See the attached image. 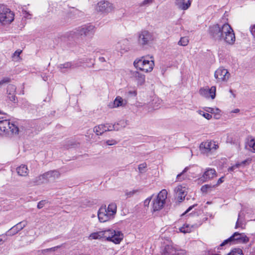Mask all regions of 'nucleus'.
<instances>
[{
	"mask_svg": "<svg viewBox=\"0 0 255 255\" xmlns=\"http://www.w3.org/2000/svg\"><path fill=\"white\" fill-rule=\"evenodd\" d=\"M132 77L137 83L138 85H142L145 81V76L144 74L139 73L138 71H133L132 72Z\"/></svg>",
	"mask_w": 255,
	"mask_h": 255,
	"instance_id": "18",
	"label": "nucleus"
},
{
	"mask_svg": "<svg viewBox=\"0 0 255 255\" xmlns=\"http://www.w3.org/2000/svg\"><path fill=\"white\" fill-rule=\"evenodd\" d=\"M47 179L45 173L43 174L40 175L39 176L35 177L33 181V182L36 185L42 184L45 182H47Z\"/></svg>",
	"mask_w": 255,
	"mask_h": 255,
	"instance_id": "27",
	"label": "nucleus"
},
{
	"mask_svg": "<svg viewBox=\"0 0 255 255\" xmlns=\"http://www.w3.org/2000/svg\"><path fill=\"white\" fill-rule=\"evenodd\" d=\"M103 146L115 145L118 143V141L113 138L106 139L101 142Z\"/></svg>",
	"mask_w": 255,
	"mask_h": 255,
	"instance_id": "29",
	"label": "nucleus"
},
{
	"mask_svg": "<svg viewBox=\"0 0 255 255\" xmlns=\"http://www.w3.org/2000/svg\"><path fill=\"white\" fill-rule=\"evenodd\" d=\"M223 177H221V178L219 179V180H218L217 184H216V185H219V184H220V183H222L223 182Z\"/></svg>",
	"mask_w": 255,
	"mask_h": 255,
	"instance_id": "56",
	"label": "nucleus"
},
{
	"mask_svg": "<svg viewBox=\"0 0 255 255\" xmlns=\"http://www.w3.org/2000/svg\"><path fill=\"white\" fill-rule=\"evenodd\" d=\"M21 52H22L21 50H17L15 51V52L13 53V56H17L18 57Z\"/></svg>",
	"mask_w": 255,
	"mask_h": 255,
	"instance_id": "51",
	"label": "nucleus"
},
{
	"mask_svg": "<svg viewBox=\"0 0 255 255\" xmlns=\"http://www.w3.org/2000/svg\"><path fill=\"white\" fill-rule=\"evenodd\" d=\"M102 231L91 233L89 236V240H98L103 239Z\"/></svg>",
	"mask_w": 255,
	"mask_h": 255,
	"instance_id": "31",
	"label": "nucleus"
},
{
	"mask_svg": "<svg viewBox=\"0 0 255 255\" xmlns=\"http://www.w3.org/2000/svg\"><path fill=\"white\" fill-rule=\"evenodd\" d=\"M160 102H161V101L160 100L158 99H153V100L152 104H153L154 102H155V103H158V105H157L156 106H153V109H156L158 108V107L159 106V105L160 104Z\"/></svg>",
	"mask_w": 255,
	"mask_h": 255,
	"instance_id": "47",
	"label": "nucleus"
},
{
	"mask_svg": "<svg viewBox=\"0 0 255 255\" xmlns=\"http://www.w3.org/2000/svg\"><path fill=\"white\" fill-rule=\"evenodd\" d=\"M16 172L18 175L26 176L28 174V169L26 165L22 164L16 168Z\"/></svg>",
	"mask_w": 255,
	"mask_h": 255,
	"instance_id": "25",
	"label": "nucleus"
},
{
	"mask_svg": "<svg viewBox=\"0 0 255 255\" xmlns=\"http://www.w3.org/2000/svg\"><path fill=\"white\" fill-rule=\"evenodd\" d=\"M147 165L145 163H143L138 165V170L140 173H143L145 172V169L146 168Z\"/></svg>",
	"mask_w": 255,
	"mask_h": 255,
	"instance_id": "41",
	"label": "nucleus"
},
{
	"mask_svg": "<svg viewBox=\"0 0 255 255\" xmlns=\"http://www.w3.org/2000/svg\"><path fill=\"white\" fill-rule=\"evenodd\" d=\"M240 167V164H238V163H236V164L233 165L232 166L230 167L229 168V171H233L234 170H235L236 168H238Z\"/></svg>",
	"mask_w": 255,
	"mask_h": 255,
	"instance_id": "46",
	"label": "nucleus"
},
{
	"mask_svg": "<svg viewBox=\"0 0 255 255\" xmlns=\"http://www.w3.org/2000/svg\"><path fill=\"white\" fill-rule=\"evenodd\" d=\"M127 103V100L123 99L120 96H118L116 98L114 102L110 104L109 106L111 108H119L125 106Z\"/></svg>",
	"mask_w": 255,
	"mask_h": 255,
	"instance_id": "17",
	"label": "nucleus"
},
{
	"mask_svg": "<svg viewBox=\"0 0 255 255\" xmlns=\"http://www.w3.org/2000/svg\"><path fill=\"white\" fill-rule=\"evenodd\" d=\"M117 205L115 203H112L110 204L107 208V211L112 215H113L114 217L117 213Z\"/></svg>",
	"mask_w": 255,
	"mask_h": 255,
	"instance_id": "28",
	"label": "nucleus"
},
{
	"mask_svg": "<svg viewBox=\"0 0 255 255\" xmlns=\"http://www.w3.org/2000/svg\"><path fill=\"white\" fill-rule=\"evenodd\" d=\"M95 32V26L93 25H85L76 29L75 33L82 37L92 36Z\"/></svg>",
	"mask_w": 255,
	"mask_h": 255,
	"instance_id": "9",
	"label": "nucleus"
},
{
	"mask_svg": "<svg viewBox=\"0 0 255 255\" xmlns=\"http://www.w3.org/2000/svg\"><path fill=\"white\" fill-rule=\"evenodd\" d=\"M58 248V247H53V248L45 249V250H43V252H48V251H55L56 249H57Z\"/></svg>",
	"mask_w": 255,
	"mask_h": 255,
	"instance_id": "50",
	"label": "nucleus"
},
{
	"mask_svg": "<svg viewBox=\"0 0 255 255\" xmlns=\"http://www.w3.org/2000/svg\"><path fill=\"white\" fill-rule=\"evenodd\" d=\"M133 65L135 68L145 73L150 72L154 66V59L152 57L143 56L136 59Z\"/></svg>",
	"mask_w": 255,
	"mask_h": 255,
	"instance_id": "2",
	"label": "nucleus"
},
{
	"mask_svg": "<svg viewBox=\"0 0 255 255\" xmlns=\"http://www.w3.org/2000/svg\"><path fill=\"white\" fill-rule=\"evenodd\" d=\"M216 176V172L214 169L209 168L204 172L201 180L206 181L207 180L213 178Z\"/></svg>",
	"mask_w": 255,
	"mask_h": 255,
	"instance_id": "19",
	"label": "nucleus"
},
{
	"mask_svg": "<svg viewBox=\"0 0 255 255\" xmlns=\"http://www.w3.org/2000/svg\"><path fill=\"white\" fill-rule=\"evenodd\" d=\"M113 234H111L108 241L113 242L116 244H120V243L123 239V234L120 231H116L113 230Z\"/></svg>",
	"mask_w": 255,
	"mask_h": 255,
	"instance_id": "16",
	"label": "nucleus"
},
{
	"mask_svg": "<svg viewBox=\"0 0 255 255\" xmlns=\"http://www.w3.org/2000/svg\"><path fill=\"white\" fill-rule=\"evenodd\" d=\"M98 217L99 220L101 223H105L113 219L115 217L107 211L106 206H102L98 211Z\"/></svg>",
	"mask_w": 255,
	"mask_h": 255,
	"instance_id": "10",
	"label": "nucleus"
},
{
	"mask_svg": "<svg viewBox=\"0 0 255 255\" xmlns=\"http://www.w3.org/2000/svg\"><path fill=\"white\" fill-rule=\"evenodd\" d=\"M4 237V235H0V245H1L4 243V240H3Z\"/></svg>",
	"mask_w": 255,
	"mask_h": 255,
	"instance_id": "54",
	"label": "nucleus"
},
{
	"mask_svg": "<svg viewBox=\"0 0 255 255\" xmlns=\"http://www.w3.org/2000/svg\"><path fill=\"white\" fill-rule=\"evenodd\" d=\"M16 90V88L13 85H9L8 86L7 92L9 91V93L8 94V98L12 102L15 103L16 100L15 95L14 94Z\"/></svg>",
	"mask_w": 255,
	"mask_h": 255,
	"instance_id": "24",
	"label": "nucleus"
},
{
	"mask_svg": "<svg viewBox=\"0 0 255 255\" xmlns=\"http://www.w3.org/2000/svg\"><path fill=\"white\" fill-rule=\"evenodd\" d=\"M81 62H77L75 63L72 64L71 62H66L64 64H60L58 65V68L60 69H71V68H75L81 66Z\"/></svg>",
	"mask_w": 255,
	"mask_h": 255,
	"instance_id": "21",
	"label": "nucleus"
},
{
	"mask_svg": "<svg viewBox=\"0 0 255 255\" xmlns=\"http://www.w3.org/2000/svg\"><path fill=\"white\" fill-rule=\"evenodd\" d=\"M215 185H204L201 187V191L203 192H207L209 191H211L214 187Z\"/></svg>",
	"mask_w": 255,
	"mask_h": 255,
	"instance_id": "37",
	"label": "nucleus"
},
{
	"mask_svg": "<svg viewBox=\"0 0 255 255\" xmlns=\"http://www.w3.org/2000/svg\"><path fill=\"white\" fill-rule=\"evenodd\" d=\"M193 229V226H190L188 224H184L182 227H180L179 231L183 233H190Z\"/></svg>",
	"mask_w": 255,
	"mask_h": 255,
	"instance_id": "30",
	"label": "nucleus"
},
{
	"mask_svg": "<svg viewBox=\"0 0 255 255\" xmlns=\"http://www.w3.org/2000/svg\"><path fill=\"white\" fill-rule=\"evenodd\" d=\"M219 145L214 141L207 140L202 142L199 146L201 153L210 156L214 153L218 148Z\"/></svg>",
	"mask_w": 255,
	"mask_h": 255,
	"instance_id": "6",
	"label": "nucleus"
},
{
	"mask_svg": "<svg viewBox=\"0 0 255 255\" xmlns=\"http://www.w3.org/2000/svg\"><path fill=\"white\" fill-rule=\"evenodd\" d=\"M113 229H108L106 230L102 231V233H103V239H105L107 241H109L110 239V235L112 233Z\"/></svg>",
	"mask_w": 255,
	"mask_h": 255,
	"instance_id": "34",
	"label": "nucleus"
},
{
	"mask_svg": "<svg viewBox=\"0 0 255 255\" xmlns=\"http://www.w3.org/2000/svg\"><path fill=\"white\" fill-rule=\"evenodd\" d=\"M191 1L188 0L186 2H185V0H175V4L179 8L182 10L187 9L190 6Z\"/></svg>",
	"mask_w": 255,
	"mask_h": 255,
	"instance_id": "22",
	"label": "nucleus"
},
{
	"mask_svg": "<svg viewBox=\"0 0 255 255\" xmlns=\"http://www.w3.org/2000/svg\"><path fill=\"white\" fill-rule=\"evenodd\" d=\"M99 61L101 62H104L106 61V60L104 57H101L99 58Z\"/></svg>",
	"mask_w": 255,
	"mask_h": 255,
	"instance_id": "57",
	"label": "nucleus"
},
{
	"mask_svg": "<svg viewBox=\"0 0 255 255\" xmlns=\"http://www.w3.org/2000/svg\"><path fill=\"white\" fill-rule=\"evenodd\" d=\"M230 74L228 70L223 68H219L215 73V77L218 81H226L229 77Z\"/></svg>",
	"mask_w": 255,
	"mask_h": 255,
	"instance_id": "13",
	"label": "nucleus"
},
{
	"mask_svg": "<svg viewBox=\"0 0 255 255\" xmlns=\"http://www.w3.org/2000/svg\"><path fill=\"white\" fill-rule=\"evenodd\" d=\"M206 111L212 114H215V118L218 119L219 118L220 116L221 111L218 108H206Z\"/></svg>",
	"mask_w": 255,
	"mask_h": 255,
	"instance_id": "32",
	"label": "nucleus"
},
{
	"mask_svg": "<svg viewBox=\"0 0 255 255\" xmlns=\"http://www.w3.org/2000/svg\"><path fill=\"white\" fill-rule=\"evenodd\" d=\"M199 114L207 120H210L212 117V115H210V114L207 113H204V112H203L202 111H199Z\"/></svg>",
	"mask_w": 255,
	"mask_h": 255,
	"instance_id": "40",
	"label": "nucleus"
},
{
	"mask_svg": "<svg viewBox=\"0 0 255 255\" xmlns=\"http://www.w3.org/2000/svg\"><path fill=\"white\" fill-rule=\"evenodd\" d=\"M209 34L214 40L224 41L229 45L234 44L236 40L234 30L228 23L222 25L217 24L210 26Z\"/></svg>",
	"mask_w": 255,
	"mask_h": 255,
	"instance_id": "1",
	"label": "nucleus"
},
{
	"mask_svg": "<svg viewBox=\"0 0 255 255\" xmlns=\"http://www.w3.org/2000/svg\"><path fill=\"white\" fill-rule=\"evenodd\" d=\"M27 225L26 221H22L11 227L5 233V236H12L22 230Z\"/></svg>",
	"mask_w": 255,
	"mask_h": 255,
	"instance_id": "14",
	"label": "nucleus"
},
{
	"mask_svg": "<svg viewBox=\"0 0 255 255\" xmlns=\"http://www.w3.org/2000/svg\"><path fill=\"white\" fill-rule=\"evenodd\" d=\"M10 82V79L9 78H4L0 81V86L2 85L4 83H7Z\"/></svg>",
	"mask_w": 255,
	"mask_h": 255,
	"instance_id": "45",
	"label": "nucleus"
},
{
	"mask_svg": "<svg viewBox=\"0 0 255 255\" xmlns=\"http://www.w3.org/2000/svg\"><path fill=\"white\" fill-rule=\"evenodd\" d=\"M240 217V214H239V218ZM242 223L239 220V218H238L237 222H236V226H235V228H242Z\"/></svg>",
	"mask_w": 255,
	"mask_h": 255,
	"instance_id": "48",
	"label": "nucleus"
},
{
	"mask_svg": "<svg viewBox=\"0 0 255 255\" xmlns=\"http://www.w3.org/2000/svg\"><path fill=\"white\" fill-rule=\"evenodd\" d=\"M115 124H118L117 126H120V127H119L120 128V129L126 127V126H127L126 122L124 120L120 121L118 122V123H115Z\"/></svg>",
	"mask_w": 255,
	"mask_h": 255,
	"instance_id": "43",
	"label": "nucleus"
},
{
	"mask_svg": "<svg viewBox=\"0 0 255 255\" xmlns=\"http://www.w3.org/2000/svg\"><path fill=\"white\" fill-rule=\"evenodd\" d=\"M239 110L238 109H237V110H236V111H235V113H237V112H239Z\"/></svg>",
	"mask_w": 255,
	"mask_h": 255,
	"instance_id": "59",
	"label": "nucleus"
},
{
	"mask_svg": "<svg viewBox=\"0 0 255 255\" xmlns=\"http://www.w3.org/2000/svg\"><path fill=\"white\" fill-rule=\"evenodd\" d=\"M152 40V35L151 33L148 31H142L139 34L138 41L139 44L143 46L147 45Z\"/></svg>",
	"mask_w": 255,
	"mask_h": 255,
	"instance_id": "11",
	"label": "nucleus"
},
{
	"mask_svg": "<svg viewBox=\"0 0 255 255\" xmlns=\"http://www.w3.org/2000/svg\"><path fill=\"white\" fill-rule=\"evenodd\" d=\"M197 206V205H196V204H194V205H192V206H190V207L188 208V209L185 211V212L184 213V214H186V213H187L189 212L190 210H192V209H193L195 206Z\"/></svg>",
	"mask_w": 255,
	"mask_h": 255,
	"instance_id": "52",
	"label": "nucleus"
},
{
	"mask_svg": "<svg viewBox=\"0 0 255 255\" xmlns=\"http://www.w3.org/2000/svg\"><path fill=\"white\" fill-rule=\"evenodd\" d=\"M134 193H135V191H133L132 192H130L129 194V195H133Z\"/></svg>",
	"mask_w": 255,
	"mask_h": 255,
	"instance_id": "58",
	"label": "nucleus"
},
{
	"mask_svg": "<svg viewBox=\"0 0 255 255\" xmlns=\"http://www.w3.org/2000/svg\"><path fill=\"white\" fill-rule=\"evenodd\" d=\"M175 196L179 202H181L187 194L186 188L185 186L178 185L174 189Z\"/></svg>",
	"mask_w": 255,
	"mask_h": 255,
	"instance_id": "15",
	"label": "nucleus"
},
{
	"mask_svg": "<svg viewBox=\"0 0 255 255\" xmlns=\"http://www.w3.org/2000/svg\"><path fill=\"white\" fill-rule=\"evenodd\" d=\"M199 92L202 96L207 98H210L213 100L216 97V88L215 86H212L210 88L208 87L202 88Z\"/></svg>",
	"mask_w": 255,
	"mask_h": 255,
	"instance_id": "12",
	"label": "nucleus"
},
{
	"mask_svg": "<svg viewBox=\"0 0 255 255\" xmlns=\"http://www.w3.org/2000/svg\"><path fill=\"white\" fill-rule=\"evenodd\" d=\"M127 43V41L126 40H123L121 41L120 42H119L117 44V48L119 50L121 51V53H123L124 51H127L128 48L126 47L122 48L121 46V44H123V45H125V44Z\"/></svg>",
	"mask_w": 255,
	"mask_h": 255,
	"instance_id": "35",
	"label": "nucleus"
},
{
	"mask_svg": "<svg viewBox=\"0 0 255 255\" xmlns=\"http://www.w3.org/2000/svg\"><path fill=\"white\" fill-rule=\"evenodd\" d=\"M154 0H144L139 4L140 6H148L151 4Z\"/></svg>",
	"mask_w": 255,
	"mask_h": 255,
	"instance_id": "42",
	"label": "nucleus"
},
{
	"mask_svg": "<svg viewBox=\"0 0 255 255\" xmlns=\"http://www.w3.org/2000/svg\"><path fill=\"white\" fill-rule=\"evenodd\" d=\"M14 14L4 5L0 4V23L2 25L10 24L14 20Z\"/></svg>",
	"mask_w": 255,
	"mask_h": 255,
	"instance_id": "4",
	"label": "nucleus"
},
{
	"mask_svg": "<svg viewBox=\"0 0 255 255\" xmlns=\"http://www.w3.org/2000/svg\"><path fill=\"white\" fill-rule=\"evenodd\" d=\"M189 43V39L187 37H183L180 38L178 42V44L181 46H186Z\"/></svg>",
	"mask_w": 255,
	"mask_h": 255,
	"instance_id": "38",
	"label": "nucleus"
},
{
	"mask_svg": "<svg viewBox=\"0 0 255 255\" xmlns=\"http://www.w3.org/2000/svg\"><path fill=\"white\" fill-rule=\"evenodd\" d=\"M18 127L9 120L0 119V135L11 136L18 134Z\"/></svg>",
	"mask_w": 255,
	"mask_h": 255,
	"instance_id": "3",
	"label": "nucleus"
},
{
	"mask_svg": "<svg viewBox=\"0 0 255 255\" xmlns=\"http://www.w3.org/2000/svg\"><path fill=\"white\" fill-rule=\"evenodd\" d=\"M105 127H106V130L107 131H112V130H120V128L119 127H117L118 124H105Z\"/></svg>",
	"mask_w": 255,
	"mask_h": 255,
	"instance_id": "33",
	"label": "nucleus"
},
{
	"mask_svg": "<svg viewBox=\"0 0 255 255\" xmlns=\"http://www.w3.org/2000/svg\"><path fill=\"white\" fill-rule=\"evenodd\" d=\"M94 131L98 135H101L105 132H106V127L105 124H101L94 127Z\"/></svg>",
	"mask_w": 255,
	"mask_h": 255,
	"instance_id": "26",
	"label": "nucleus"
},
{
	"mask_svg": "<svg viewBox=\"0 0 255 255\" xmlns=\"http://www.w3.org/2000/svg\"><path fill=\"white\" fill-rule=\"evenodd\" d=\"M47 201H46V200H42V201H40L39 202H38V204H37V208L38 209H41L42 208H43L44 205L47 203Z\"/></svg>",
	"mask_w": 255,
	"mask_h": 255,
	"instance_id": "44",
	"label": "nucleus"
},
{
	"mask_svg": "<svg viewBox=\"0 0 255 255\" xmlns=\"http://www.w3.org/2000/svg\"><path fill=\"white\" fill-rule=\"evenodd\" d=\"M162 255H179V253L171 246H166L163 252Z\"/></svg>",
	"mask_w": 255,
	"mask_h": 255,
	"instance_id": "23",
	"label": "nucleus"
},
{
	"mask_svg": "<svg viewBox=\"0 0 255 255\" xmlns=\"http://www.w3.org/2000/svg\"><path fill=\"white\" fill-rule=\"evenodd\" d=\"M248 145L255 152V139L253 138L249 140L248 142Z\"/></svg>",
	"mask_w": 255,
	"mask_h": 255,
	"instance_id": "39",
	"label": "nucleus"
},
{
	"mask_svg": "<svg viewBox=\"0 0 255 255\" xmlns=\"http://www.w3.org/2000/svg\"><path fill=\"white\" fill-rule=\"evenodd\" d=\"M167 192L165 189L162 190L157 195L156 198L152 202V208L153 212L160 210L164 207L167 199Z\"/></svg>",
	"mask_w": 255,
	"mask_h": 255,
	"instance_id": "5",
	"label": "nucleus"
},
{
	"mask_svg": "<svg viewBox=\"0 0 255 255\" xmlns=\"http://www.w3.org/2000/svg\"><path fill=\"white\" fill-rule=\"evenodd\" d=\"M188 170V168L187 167H186L184 170L180 174H178L177 176V179H179V177L181 176V175L185 172H186L187 170Z\"/></svg>",
	"mask_w": 255,
	"mask_h": 255,
	"instance_id": "53",
	"label": "nucleus"
},
{
	"mask_svg": "<svg viewBox=\"0 0 255 255\" xmlns=\"http://www.w3.org/2000/svg\"><path fill=\"white\" fill-rule=\"evenodd\" d=\"M95 8L98 12L108 14L114 10L115 6L112 3L108 0H101L97 3Z\"/></svg>",
	"mask_w": 255,
	"mask_h": 255,
	"instance_id": "7",
	"label": "nucleus"
},
{
	"mask_svg": "<svg viewBox=\"0 0 255 255\" xmlns=\"http://www.w3.org/2000/svg\"><path fill=\"white\" fill-rule=\"evenodd\" d=\"M227 255H243L242 250L240 249H234Z\"/></svg>",
	"mask_w": 255,
	"mask_h": 255,
	"instance_id": "36",
	"label": "nucleus"
},
{
	"mask_svg": "<svg viewBox=\"0 0 255 255\" xmlns=\"http://www.w3.org/2000/svg\"><path fill=\"white\" fill-rule=\"evenodd\" d=\"M151 197H148L147 199H146L144 201V205L145 206H148L149 204V203L151 201Z\"/></svg>",
	"mask_w": 255,
	"mask_h": 255,
	"instance_id": "49",
	"label": "nucleus"
},
{
	"mask_svg": "<svg viewBox=\"0 0 255 255\" xmlns=\"http://www.w3.org/2000/svg\"><path fill=\"white\" fill-rule=\"evenodd\" d=\"M234 241H237L239 243H247L249 241V239L245 234H240L236 232L229 238L225 240L221 244V246H223L229 243Z\"/></svg>",
	"mask_w": 255,
	"mask_h": 255,
	"instance_id": "8",
	"label": "nucleus"
},
{
	"mask_svg": "<svg viewBox=\"0 0 255 255\" xmlns=\"http://www.w3.org/2000/svg\"><path fill=\"white\" fill-rule=\"evenodd\" d=\"M47 181L54 180L60 176V173L57 170H51L45 173Z\"/></svg>",
	"mask_w": 255,
	"mask_h": 255,
	"instance_id": "20",
	"label": "nucleus"
},
{
	"mask_svg": "<svg viewBox=\"0 0 255 255\" xmlns=\"http://www.w3.org/2000/svg\"><path fill=\"white\" fill-rule=\"evenodd\" d=\"M248 162V160H245L243 161H242L241 162H239L238 164H240V166H244L245 165H246V163Z\"/></svg>",
	"mask_w": 255,
	"mask_h": 255,
	"instance_id": "55",
	"label": "nucleus"
}]
</instances>
